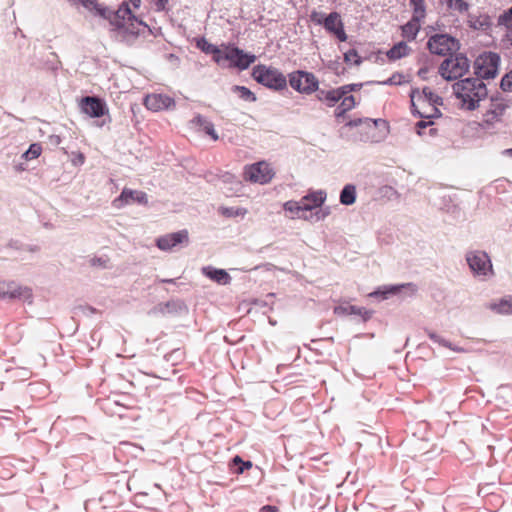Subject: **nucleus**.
Listing matches in <instances>:
<instances>
[{
  "label": "nucleus",
  "instance_id": "f257e3e1",
  "mask_svg": "<svg viewBox=\"0 0 512 512\" xmlns=\"http://www.w3.org/2000/svg\"><path fill=\"white\" fill-rule=\"evenodd\" d=\"M109 21L113 26V31L116 32V37L128 44L132 43L147 27L143 21L132 15L126 2H123L116 12H113Z\"/></svg>",
  "mask_w": 512,
  "mask_h": 512
},
{
  "label": "nucleus",
  "instance_id": "f03ea898",
  "mask_svg": "<svg viewBox=\"0 0 512 512\" xmlns=\"http://www.w3.org/2000/svg\"><path fill=\"white\" fill-rule=\"evenodd\" d=\"M453 91L461 107L470 111L478 108L479 103L488 95L486 85L479 78L462 79L453 85Z\"/></svg>",
  "mask_w": 512,
  "mask_h": 512
},
{
  "label": "nucleus",
  "instance_id": "7ed1b4c3",
  "mask_svg": "<svg viewBox=\"0 0 512 512\" xmlns=\"http://www.w3.org/2000/svg\"><path fill=\"white\" fill-rule=\"evenodd\" d=\"M410 99L412 111L419 117L431 119L440 116L438 105L442 104V99L429 88H424L422 91L412 90Z\"/></svg>",
  "mask_w": 512,
  "mask_h": 512
},
{
  "label": "nucleus",
  "instance_id": "20e7f679",
  "mask_svg": "<svg viewBox=\"0 0 512 512\" xmlns=\"http://www.w3.org/2000/svg\"><path fill=\"white\" fill-rule=\"evenodd\" d=\"M465 260L474 277L487 280L494 276L493 264L487 252L482 250L467 251Z\"/></svg>",
  "mask_w": 512,
  "mask_h": 512
},
{
  "label": "nucleus",
  "instance_id": "39448f33",
  "mask_svg": "<svg viewBox=\"0 0 512 512\" xmlns=\"http://www.w3.org/2000/svg\"><path fill=\"white\" fill-rule=\"evenodd\" d=\"M252 76L258 83L274 90H282L287 86L284 74L274 67L257 65L253 68Z\"/></svg>",
  "mask_w": 512,
  "mask_h": 512
},
{
  "label": "nucleus",
  "instance_id": "423d86ee",
  "mask_svg": "<svg viewBox=\"0 0 512 512\" xmlns=\"http://www.w3.org/2000/svg\"><path fill=\"white\" fill-rule=\"evenodd\" d=\"M469 67L468 58L464 54L458 53L446 58L441 63L439 73L446 80H454L462 77L469 70Z\"/></svg>",
  "mask_w": 512,
  "mask_h": 512
},
{
  "label": "nucleus",
  "instance_id": "0eeeda50",
  "mask_svg": "<svg viewBox=\"0 0 512 512\" xmlns=\"http://www.w3.org/2000/svg\"><path fill=\"white\" fill-rule=\"evenodd\" d=\"M500 56L494 52H485L475 60V73L479 79H493L498 74Z\"/></svg>",
  "mask_w": 512,
  "mask_h": 512
},
{
  "label": "nucleus",
  "instance_id": "6e6552de",
  "mask_svg": "<svg viewBox=\"0 0 512 512\" xmlns=\"http://www.w3.org/2000/svg\"><path fill=\"white\" fill-rule=\"evenodd\" d=\"M0 299H19L32 304L33 291L30 287L21 286L13 281H0Z\"/></svg>",
  "mask_w": 512,
  "mask_h": 512
},
{
  "label": "nucleus",
  "instance_id": "1a4fd4ad",
  "mask_svg": "<svg viewBox=\"0 0 512 512\" xmlns=\"http://www.w3.org/2000/svg\"><path fill=\"white\" fill-rule=\"evenodd\" d=\"M427 47L432 54L445 56L459 49V41L448 34H435L428 39Z\"/></svg>",
  "mask_w": 512,
  "mask_h": 512
},
{
  "label": "nucleus",
  "instance_id": "9d476101",
  "mask_svg": "<svg viewBox=\"0 0 512 512\" xmlns=\"http://www.w3.org/2000/svg\"><path fill=\"white\" fill-rule=\"evenodd\" d=\"M289 84L299 93L311 94L318 90L319 82L314 74L299 70L289 75Z\"/></svg>",
  "mask_w": 512,
  "mask_h": 512
},
{
  "label": "nucleus",
  "instance_id": "9b49d317",
  "mask_svg": "<svg viewBox=\"0 0 512 512\" xmlns=\"http://www.w3.org/2000/svg\"><path fill=\"white\" fill-rule=\"evenodd\" d=\"M275 175L271 165L265 161H260L252 165L246 166L244 171L245 179L257 184L269 183Z\"/></svg>",
  "mask_w": 512,
  "mask_h": 512
},
{
  "label": "nucleus",
  "instance_id": "f8f14e48",
  "mask_svg": "<svg viewBox=\"0 0 512 512\" xmlns=\"http://www.w3.org/2000/svg\"><path fill=\"white\" fill-rule=\"evenodd\" d=\"M222 55L223 64L225 61H228L229 67H235L240 70L247 69L256 60L255 55L245 53L243 50L237 47L225 46Z\"/></svg>",
  "mask_w": 512,
  "mask_h": 512
},
{
  "label": "nucleus",
  "instance_id": "ddd939ff",
  "mask_svg": "<svg viewBox=\"0 0 512 512\" xmlns=\"http://www.w3.org/2000/svg\"><path fill=\"white\" fill-rule=\"evenodd\" d=\"M507 108L508 104L504 98L500 97L499 95L492 96L490 98L489 106L486 112L483 114V123L487 127L494 126L496 123L501 121V118Z\"/></svg>",
  "mask_w": 512,
  "mask_h": 512
},
{
  "label": "nucleus",
  "instance_id": "4468645a",
  "mask_svg": "<svg viewBox=\"0 0 512 512\" xmlns=\"http://www.w3.org/2000/svg\"><path fill=\"white\" fill-rule=\"evenodd\" d=\"M189 241L188 231L180 230L174 233H169L157 239L156 244L160 250L170 251L178 245H187Z\"/></svg>",
  "mask_w": 512,
  "mask_h": 512
},
{
  "label": "nucleus",
  "instance_id": "2eb2a0df",
  "mask_svg": "<svg viewBox=\"0 0 512 512\" xmlns=\"http://www.w3.org/2000/svg\"><path fill=\"white\" fill-rule=\"evenodd\" d=\"M81 110L92 118H99L108 112L106 104L99 98L86 96L81 100Z\"/></svg>",
  "mask_w": 512,
  "mask_h": 512
},
{
  "label": "nucleus",
  "instance_id": "dca6fc26",
  "mask_svg": "<svg viewBox=\"0 0 512 512\" xmlns=\"http://www.w3.org/2000/svg\"><path fill=\"white\" fill-rule=\"evenodd\" d=\"M144 105L147 109L157 112L174 108L175 101L165 94H150L145 97Z\"/></svg>",
  "mask_w": 512,
  "mask_h": 512
},
{
  "label": "nucleus",
  "instance_id": "f3484780",
  "mask_svg": "<svg viewBox=\"0 0 512 512\" xmlns=\"http://www.w3.org/2000/svg\"><path fill=\"white\" fill-rule=\"evenodd\" d=\"M324 21L323 26L327 32L333 34L341 42L347 40V34L344 30V24L339 13L331 12Z\"/></svg>",
  "mask_w": 512,
  "mask_h": 512
},
{
  "label": "nucleus",
  "instance_id": "a211bd4d",
  "mask_svg": "<svg viewBox=\"0 0 512 512\" xmlns=\"http://www.w3.org/2000/svg\"><path fill=\"white\" fill-rule=\"evenodd\" d=\"M132 202L147 203V195L142 191L123 189L120 196L113 201V206L117 209L130 204Z\"/></svg>",
  "mask_w": 512,
  "mask_h": 512
},
{
  "label": "nucleus",
  "instance_id": "6ab92c4d",
  "mask_svg": "<svg viewBox=\"0 0 512 512\" xmlns=\"http://www.w3.org/2000/svg\"><path fill=\"white\" fill-rule=\"evenodd\" d=\"M72 5L80 4L90 13L103 19L110 20L113 11L103 6L98 0H68Z\"/></svg>",
  "mask_w": 512,
  "mask_h": 512
},
{
  "label": "nucleus",
  "instance_id": "aec40b11",
  "mask_svg": "<svg viewBox=\"0 0 512 512\" xmlns=\"http://www.w3.org/2000/svg\"><path fill=\"white\" fill-rule=\"evenodd\" d=\"M327 194L324 190H317L309 192L307 195L303 196L301 201V207L305 211H312L316 208H320L322 204L325 202Z\"/></svg>",
  "mask_w": 512,
  "mask_h": 512
},
{
  "label": "nucleus",
  "instance_id": "412c9836",
  "mask_svg": "<svg viewBox=\"0 0 512 512\" xmlns=\"http://www.w3.org/2000/svg\"><path fill=\"white\" fill-rule=\"evenodd\" d=\"M402 289H409L411 292L416 291V287L412 283L406 284H398V285H388L380 287L379 289L371 292L369 297H379L381 296L383 299H387L390 295H394L399 293Z\"/></svg>",
  "mask_w": 512,
  "mask_h": 512
},
{
  "label": "nucleus",
  "instance_id": "4be33fe9",
  "mask_svg": "<svg viewBox=\"0 0 512 512\" xmlns=\"http://www.w3.org/2000/svg\"><path fill=\"white\" fill-rule=\"evenodd\" d=\"M334 313L336 315H358L363 318L364 321H367L371 318L372 312L368 311L364 307H358L354 305H339L334 308Z\"/></svg>",
  "mask_w": 512,
  "mask_h": 512
},
{
  "label": "nucleus",
  "instance_id": "5701e85b",
  "mask_svg": "<svg viewBox=\"0 0 512 512\" xmlns=\"http://www.w3.org/2000/svg\"><path fill=\"white\" fill-rule=\"evenodd\" d=\"M197 48H199L202 52L206 54H212L213 60L218 65H223V50L219 47L215 46L214 44L209 43L205 38H200L196 42Z\"/></svg>",
  "mask_w": 512,
  "mask_h": 512
},
{
  "label": "nucleus",
  "instance_id": "b1692460",
  "mask_svg": "<svg viewBox=\"0 0 512 512\" xmlns=\"http://www.w3.org/2000/svg\"><path fill=\"white\" fill-rule=\"evenodd\" d=\"M202 273L220 285H227L231 282V276L224 269L207 266L202 268Z\"/></svg>",
  "mask_w": 512,
  "mask_h": 512
},
{
  "label": "nucleus",
  "instance_id": "393cba45",
  "mask_svg": "<svg viewBox=\"0 0 512 512\" xmlns=\"http://www.w3.org/2000/svg\"><path fill=\"white\" fill-rule=\"evenodd\" d=\"M486 307L497 314H512V299L503 298L489 302Z\"/></svg>",
  "mask_w": 512,
  "mask_h": 512
},
{
  "label": "nucleus",
  "instance_id": "a878e982",
  "mask_svg": "<svg viewBox=\"0 0 512 512\" xmlns=\"http://www.w3.org/2000/svg\"><path fill=\"white\" fill-rule=\"evenodd\" d=\"M410 52V47L405 42L401 41L389 49L386 52V56L389 58V60L395 61L409 55Z\"/></svg>",
  "mask_w": 512,
  "mask_h": 512
},
{
  "label": "nucleus",
  "instance_id": "bb28decb",
  "mask_svg": "<svg viewBox=\"0 0 512 512\" xmlns=\"http://www.w3.org/2000/svg\"><path fill=\"white\" fill-rule=\"evenodd\" d=\"M356 201V187L353 184H347L340 192V203L346 206L354 204Z\"/></svg>",
  "mask_w": 512,
  "mask_h": 512
},
{
  "label": "nucleus",
  "instance_id": "cd10ccee",
  "mask_svg": "<svg viewBox=\"0 0 512 512\" xmlns=\"http://www.w3.org/2000/svg\"><path fill=\"white\" fill-rule=\"evenodd\" d=\"M428 337L436 344L440 345V346H443V347H446L454 352H458V353H465L467 352V350H465L464 348L460 347V346H456V345H453L450 341H448L447 339L443 338L442 336L438 335L437 333L435 332H432V331H429L428 332Z\"/></svg>",
  "mask_w": 512,
  "mask_h": 512
},
{
  "label": "nucleus",
  "instance_id": "c85d7f7f",
  "mask_svg": "<svg viewBox=\"0 0 512 512\" xmlns=\"http://www.w3.org/2000/svg\"><path fill=\"white\" fill-rule=\"evenodd\" d=\"M413 10L412 19L422 21L426 16V5L424 0H409Z\"/></svg>",
  "mask_w": 512,
  "mask_h": 512
},
{
  "label": "nucleus",
  "instance_id": "c756f323",
  "mask_svg": "<svg viewBox=\"0 0 512 512\" xmlns=\"http://www.w3.org/2000/svg\"><path fill=\"white\" fill-rule=\"evenodd\" d=\"M420 23L421 21L411 19L402 27L403 36L409 40L415 39L421 27Z\"/></svg>",
  "mask_w": 512,
  "mask_h": 512
},
{
  "label": "nucleus",
  "instance_id": "7c9ffc66",
  "mask_svg": "<svg viewBox=\"0 0 512 512\" xmlns=\"http://www.w3.org/2000/svg\"><path fill=\"white\" fill-rule=\"evenodd\" d=\"M317 98L330 107L334 106L340 100L339 92H336V90H320L317 94Z\"/></svg>",
  "mask_w": 512,
  "mask_h": 512
},
{
  "label": "nucleus",
  "instance_id": "2f4dec72",
  "mask_svg": "<svg viewBox=\"0 0 512 512\" xmlns=\"http://www.w3.org/2000/svg\"><path fill=\"white\" fill-rule=\"evenodd\" d=\"M355 99L353 96H346L342 99L340 105L335 110L337 118L342 117L347 111L355 107Z\"/></svg>",
  "mask_w": 512,
  "mask_h": 512
},
{
  "label": "nucleus",
  "instance_id": "473e14b6",
  "mask_svg": "<svg viewBox=\"0 0 512 512\" xmlns=\"http://www.w3.org/2000/svg\"><path fill=\"white\" fill-rule=\"evenodd\" d=\"M301 201H287L284 203V210L287 212H290L294 215H296L298 218L308 220L309 218L305 216L304 214H300L301 212H304V210L301 207Z\"/></svg>",
  "mask_w": 512,
  "mask_h": 512
},
{
  "label": "nucleus",
  "instance_id": "72a5a7b5",
  "mask_svg": "<svg viewBox=\"0 0 512 512\" xmlns=\"http://www.w3.org/2000/svg\"><path fill=\"white\" fill-rule=\"evenodd\" d=\"M41 152H42L41 145L38 144V143H33V144L30 145L28 150H26L22 154V158H24L25 160L36 159V158H38L41 155Z\"/></svg>",
  "mask_w": 512,
  "mask_h": 512
},
{
  "label": "nucleus",
  "instance_id": "f704fd0d",
  "mask_svg": "<svg viewBox=\"0 0 512 512\" xmlns=\"http://www.w3.org/2000/svg\"><path fill=\"white\" fill-rule=\"evenodd\" d=\"M233 91L237 93L238 96L245 101L253 102L256 100L255 95L244 86H234Z\"/></svg>",
  "mask_w": 512,
  "mask_h": 512
},
{
  "label": "nucleus",
  "instance_id": "c9c22d12",
  "mask_svg": "<svg viewBox=\"0 0 512 512\" xmlns=\"http://www.w3.org/2000/svg\"><path fill=\"white\" fill-rule=\"evenodd\" d=\"M448 7L450 9L456 10L458 12H466L469 8V5L464 0H448L447 1Z\"/></svg>",
  "mask_w": 512,
  "mask_h": 512
},
{
  "label": "nucleus",
  "instance_id": "e433bc0d",
  "mask_svg": "<svg viewBox=\"0 0 512 512\" xmlns=\"http://www.w3.org/2000/svg\"><path fill=\"white\" fill-rule=\"evenodd\" d=\"M344 61L346 63H351V64H354V65H360L361 62H362V59L361 57L358 55L357 51L354 50V49H351L349 51H347L345 54H344Z\"/></svg>",
  "mask_w": 512,
  "mask_h": 512
},
{
  "label": "nucleus",
  "instance_id": "4c0bfd02",
  "mask_svg": "<svg viewBox=\"0 0 512 512\" xmlns=\"http://www.w3.org/2000/svg\"><path fill=\"white\" fill-rule=\"evenodd\" d=\"M405 82V77L400 73L393 74L385 81L379 82L381 85H401Z\"/></svg>",
  "mask_w": 512,
  "mask_h": 512
},
{
  "label": "nucleus",
  "instance_id": "58836bf2",
  "mask_svg": "<svg viewBox=\"0 0 512 512\" xmlns=\"http://www.w3.org/2000/svg\"><path fill=\"white\" fill-rule=\"evenodd\" d=\"M500 87L505 92H512V70L503 76Z\"/></svg>",
  "mask_w": 512,
  "mask_h": 512
},
{
  "label": "nucleus",
  "instance_id": "ea45409f",
  "mask_svg": "<svg viewBox=\"0 0 512 512\" xmlns=\"http://www.w3.org/2000/svg\"><path fill=\"white\" fill-rule=\"evenodd\" d=\"M222 213L228 217L244 216L247 213V210L244 208H223Z\"/></svg>",
  "mask_w": 512,
  "mask_h": 512
},
{
  "label": "nucleus",
  "instance_id": "a19ab883",
  "mask_svg": "<svg viewBox=\"0 0 512 512\" xmlns=\"http://www.w3.org/2000/svg\"><path fill=\"white\" fill-rule=\"evenodd\" d=\"M325 18H327V15H325L323 12H320V11L314 10L310 14V20L316 25H324Z\"/></svg>",
  "mask_w": 512,
  "mask_h": 512
},
{
  "label": "nucleus",
  "instance_id": "79ce46f5",
  "mask_svg": "<svg viewBox=\"0 0 512 512\" xmlns=\"http://www.w3.org/2000/svg\"><path fill=\"white\" fill-rule=\"evenodd\" d=\"M109 259L107 257H93L90 264L93 267L107 268Z\"/></svg>",
  "mask_w": 512,
  "mask_h": 512
},
{
  "label": "nucleus",
  "instance_id": "37998d69",
  "mask_svg": "<svg viewBox=\"0 0 512 512\" xmlns=\"http://www.w3.org/2000/svg\"><path fill=\"white\" fill-rule=\"evenodd\" d=\"M330 214V209L328 207L324 209H319L315 213L311 215V218H314L315 221L324 220Z\"/></svg>",
  "mask_w": 512,
  "mask_h": 512
},
{
  "label": "nucleus",
  "instance_id": "c03bdc74",
  "mask_svg": "<svg viewBox=\"0 0 512 512\" xmlns=\"http://www.w3.org/2000/svg\"><path fill=\"white\" fill-rule=\"evenodd\" d=\"M499 23L505 26L512 24V7L499 17Z\"/></svg>",
  "mask_w": 512,
  "mask_h": 512
},
{
  "label": "nucleus",
  "instance_id": "a18cd8bd",
  "mask_svg": "<svg viewBox=\"0 0 512 512\" xmlns=\"http://www.w3.org/2000/svg\"><path fill=\"white\" fill-rule=\"evenodd\" d=\"M202 130H203L207 135L211 136V138H212L213 140H215V141H216V140H218V134L216 133V131H215V129H214V126H213V124H212L210 121H208V122L204 125V127H203V129H202Z\"/></svg>",
  "mask_w": 512,
  "mask_h": 512
},
{
  "label": "nucleus",
  "instance_id": "49530a36",
  "mask_svg": "<svg viewBox=\"0 0 512 512\" xmlns=\"http://www.w3.org/2000/svg\"><path fill=\"white\" fill-rule=\"evenodd\" d=\"M223 181L224 182H230V183L234 184L235 188H233V190L235 192H237L239 190L240 186H241V182L239 180L235 179V177L233 175H231V174L224 175L223 176Z\"/></svg>",
  "mask_w": 512,
  "mask_h": 512
},
{
  "label": "nucleus",
  "instance_id": "de8ad7c7",
  "mask_svg": "<svg viewBox=\"0 0 512 512\" xmlns=\"http://www.w3.org/2000/svg\"><path fill=\"white\" fill-rule=\"evenodd\" d=\"M208 122V120L201 116V115H196L193 120L191 121V123L195 126H199L201 129H203L204 125Z\"/></svg>",
  "mask_w": 512,
  "mask_h": 512
},
{
  "label": "nucleus",
  "instance_id": "09e8293b",
  "mask_svg": "<svg viewBox=\"0 0 512 512\" xmlns=\"http://www.w3.org/2000/svg\"><path fill=\"white\" fill-rule=\"evenodd\" d=\"M235 463H241L243 466L238 469V473H243L244 468H250L252 466V463L250 461L243 462L239 456H236L233 460Z\"/></svg>",
  "mask_w": 512,
  "mask_h": 512
},
{
  "label": "nucleus",
  "instance_id": "8fccbe9b",
  "mask_svg": "<svg viewBox=\"0 0 512 512\" xmlns=\"http://www.w3.org/2000/svg\"><path fill=\"white\" fill-rule=\"evenodd\" d=\"M336 92H339L340 100L346 97L348 93H350V89H348L347 85H344L338 89H335Z\"/></svg>",
  "mask_w": 512,
  "mask_h": 512
},
{
  "label": "nucleus",
  "instance_id": "3c124183",
  "mask_svg": "<svg viewBox=\"0 0 512 512\" xmlns=\"http://www.w3.org/2000/svg\"><path fill=\"white\" fill-rule=\"evenodd\" d=\"M85 162V156L82 153H77L73 159L74 165H82Z\"/></svg>",
  "mask_w": 512,
  "mask_h": 512
},
{
  "label": "nucleus",
  "instance_id": "603ef678",
  "mask_svg": "<svg viewBox=\"0 0 512 512\" xmlns=\"http://www.w3.org/2000/svg\"><path fill=\"white\" fill-rule=\"evenodd\" d=\"M261 512H278V508L272 505H266L261 508Z\"/></svg>",
  "mask_w": 512,
  "mask_h": 512
},
{
  "label": "nucleus",
  "instance_id": "864d4df0",
  "mask_svg": "<svg viewBox=\"0 0 512 512\" xmlns=\"http://www.w3.org/2000/svg\"><path fill=\"white\" fill-rule=\"evenodd\" d=\"M156 9L158 11H161L165 8V5L167 3V0H155Z\"/></svg>",
  "mask_w": 512,
  "mask_h": 512
},
{
  "label": "nucleus",
  "instance_id": "5fc2aeb1",
  "mask_svg": "<svg viewBox=\"0 0 512 512\" xmlns=\"http://www.w3.org/2000/svg\"><path fill=\"white\" fill-rule=\"evenodd\" d=\"M362 122H363V119H361V118L350 120L347 123V126L356 127V126H359Z\"/></svg>",
  "mask_w": 512,
  "mask_h": 512
},
{
  "label": "nucleus",
  "instance_id": "6e6d98bb",
  "mask_svg": "<svg viewBox=\"0 0 512 512\" xmlns=\"http://www.w3.org/2000/svg\"><path fill=\"white\" fill-rule=\"evenodd\" d=\"M125 2L128 3L129 6L131 4L134 8H138L141 4V0H128Z\"/></svg>",
  "mask_w": 512,
  "mask_h": 512
},
{
  "label": "nucleus",
  "instance_id": "4d7b16f0",
  "mask_svg": "<svg viewBox=\"0 0 512 512\" xmlns=\"http://www.w3.org/2000/svg\"><path fill=\"white\" fill-rule=\"evenodd\" d=\"M347 86H348V89H350V92H352V91H356V90L360 89L361 84H349Z\"/></svg>",
  "mask_w": 512,
  "mask_h": 512
},
{
  "label": "nucleus",
  "instance_id": "13d9d810",
  "mask_svg": "<svg viewBox=\"0 0 512 512\" xmlns=\"http://www.w3.org/2000/svg\"><path fill=\"white\" fill-rule=\"evenodd\" d=\"M431 122H425V121H420L417 123V127L418 128H425L426 126H428Z\"/></svg>",
  "mask_w": 512,
  "mask_h": 512
},
{
  "label": "nucleus",
  "instance_id": "bf43d9fd",
  "mask_svg": "<svg viewBox=\"0 0 512 512\" xmlns=\"http://www.w3.org/2000/svg\"><path fill=\"white\" fill-rule=\"evenodd\" d=\"M503 153H504L505 155L512 156V148L504 150V152H503Z\"/></svg>",
  "mask_w": 512,
  "mask_h": 512
},
{
  "label": "nucleus",
  "instance_id": "052dcab7",
  "mask_svg": "<svg viewBox=\"0 0 512 512\" xmlns=\"http://www.w3.org/2000/svg\"><path fill=\"white\" fill-rule=\"evenodd\" d=\"M425 73H427V69H423V68H422V69H420V70H419V72H418V74H419L420 76H423Z\"/></svg>",
  "mask_w": 512,
  "mask_h": 512
}]
</instances>
